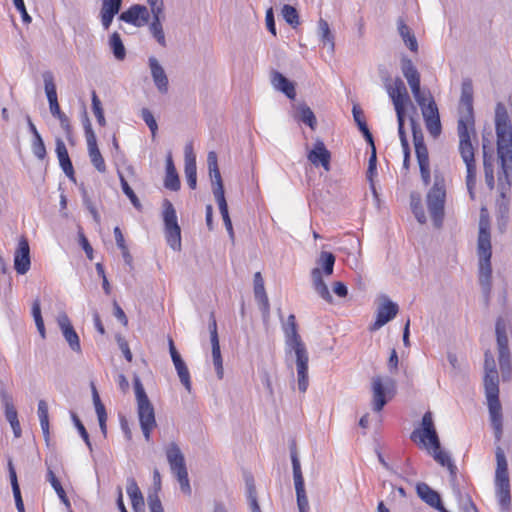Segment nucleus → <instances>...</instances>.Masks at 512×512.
<instances>
[{
  "label": "nucleus",
  "instance_id": "f257e3e1",
  "mask_svg": "<svg viewBox=\"0 0 512 512\" xmlns=\"http://www.w3.org/2000/svg\"><path fill=\"white\" fill-rule=\"evenodd\" d=\"M458 112L457 133L459 137V152L466 165V186L471 199H474L476 166L474 159L475 148L472 144V138H476V131L473 110V84L470 79L462 81Z\"/></svg>",
  "mask_w": 512,
  "mask_h": 512
},
{
  "label": "nucleus",
  "instance_id": "f03ea898",
  "mask_svg": "<svg viewBox=\"0 0 512 512\" xmlns=\"http://www.w3.org/2000/svg\"><path fill=\"white\" fill-rule=\"evenodd\" d=\"M282 330L285 338V356L286 363L295 359L298 389L300 392H306L309 385L308 363L309 355L301 336L298 333L296 318L290 314L285 322H282Z\"/></svg>",
  "mask_w": 512,
  "mask_h": 512
},
{
  "label": "nucleus",
  "instance_id": "7ed1b4c3",
  "mask_svg": "<svg viewBox=\"0 0 512 512\" xmlns=\"http://www.w3.org/2000/svg\"><path fill=\"white\" fill-rule=\"evenodd\" d=\"M495 127L497 135V152L501 164L503 178L507 184H512V126L507 109L503 103H498L495 108Z\"/></svg>",
  "mask_w": 512,
  "mask_h": 512
},
{
  "label": "nucleus",
  "instance_id": "20e7f679",
  "mask_svg": "<svg viewBox=\"0 0 512 512\" xmlns=\"http://www.w3.org/2000/svg\"><path fill=\"white\" fill-rule=\"evenodd\" d=\"M411 439L425 447L432 454L435 461L442 466H446L451 474L455 473L456 466L452 463L449 454L441 449L433 415L430 411L423 415L421 426L412 432Z\"/></svg>",
  "mask_w": 512,
  "mask_h": 512
},
{
  "label": "nucleus",
  "instance_id": "39448f33",
  "mask_svg": "<svg viewBox=\"0 0 512 512\" xmlns=\"http://www.w3.org/2000/svg\"><path fill=\"white\" fill-rule=\"evenodd\" d=\"M477 253L479 257V282L485 293L491 290V236L489 223L483 218L479 222V235L477 243Z\"/></svg>",
  "mask_w": 512,
  "mask_h": 512
},
{
  "label": "nucleus",
  "instance_id": "423d86ee",
  "mask_svg": "<svg viewBox=\"0 0 512 512\" xmlns=\"http://www.w3.org/2000/svg\"><path fill=\"white\" fill-rule=\"evenodd\" d=\"M133 383L140 427L145 440L150 441L151 432L157 426L154 407L145 392L139 376H134Z\"/></svg>",
  "mask_w": 512,
  "mask_h": 512
},
{
  "label": "nucleus",
  "instance_id": "0eeeda50",
  "mask_svg": "<svg viewBox=\"0 0 512 512\" xmlns=\"http://www.w3.org/2000/svg\"><path fill=\"white\" fill-rule=\"evenodd\" d=\"M446 196V181L442 175L435 174L434 183L426 195V205L436 227H440L443 223Z\"/></svg>",
  "mask_w": 512,
  "mask_h": 512
},
{
  "label": "nucleus",
  "instance_id": "6e6552de",
  "mask_svg": "<svg viewBox=\"0 0 512 512\" xmlns=\"http://www.w3.org/2000/svg\"><path fill=\"white\" fill-rule=\"evenodd\" d=\"M335 256L331 252L322 251L317 260V267L311 271L313 288L316 293L325 301L331 303L332 295L324 281V276L329 277L333 274Z\"/></svg>",
  "mask_w": 512,
  "mask_h": 512
},
{
  "label": "nucleus",
  "instance_id": "1a4fd4ad",
  "mask_svg": "<svg viewBox=\"0 0 512 512\" xmlns=\"http://www.w3.org/2000/svg\"><path fill=\"white\" fill-rule=\"evenodd\" d=\"M165 452L170 470L179 482L181 491L186 495H190L192 490L185 464V458L180 447L176 443L172 442L166 447Z\"/></svg>",
  "mask_w": 512,
  "mask_h": 512
},
{
  "label": "nucleus",
  "instance_id": "9d476101",
  "mask_svg": "<svg viewBox=\"0 0 512 512\" xmlns=\"http://www.w3.org/2000/svg\"><path fill=\"white\" fill-rule=\"evenodd\" d=\"M395 382L393 379L381 376L372 378V407L376 412H380L389 399L394 396Z\"/></svg>",
  "mask_w": 512,
  "mask_h": 512
},
{
  "label": "nucleus",
  "instance_id": "9b49d317",
  "mask_svg": "<svg viewBox=\"0 0 512 512\" xmlns=\"http://www.w3.org/2000/svg\"><path fill=\"white\" fill-rule=\"evenodd\" d=\"M163 220L168 245L174 250L181 249V229L177 222L176 211L171 202H164Z\"/></svg>",
  "mask_w": 512,
  "mask_h": 512
},
{
  "label": "nucleus",
  "instance_id": "f8f14e48",
  "mask_svg": "<svg viewBox=\"0 0 512 512\" xmlns=\"http://www.w3.org/2000/svg\"><path fill=\"white\" fill-rule=\"evenodd\" d=\"M484 369V387L486 399L490 400L499 398V374L496 369L495 360L490 351L485 352Z\"/></svg>",
  "mask_w": 512,
  "mask_h": 512
},
{
  "label": "nucleus",
  "instance_id": "ddd939ff",
  "mask_svg": "<svg viewBox=\"0 0 512 512\" xmlns=\"http://www.w3.org/2000/svg\"><path fill=\"white\" fill-rule=\"evenodd\" d=\"M207 163L212 182V192L218 203L219 209L228 207L221 174L218 168L217 154L214 151L208 153Z\"/></svg>",
  "mask_w": 512,
  "mask_h": 512
},
{
  "label": "nucleus",
  "instance_id": "4468645a",
  "mask_svg": "<svg viewBox=\"0 0 512 512\" xmlns=\"http://www.w3.org/2000/svg\"><path fill=\"white\" fill-rule=\"evenodd\" d=\"M84 131L90 161L98 172L105 173L106 164L98 148L96 135L91 127L89 120H87L86 124L84 125Z\"/></svg>",
  "mask_w": 512,
  "mask_h": 512
},
{
  "label": "nucleus",
  "instance_id": "2eb2a0df",
  "mask_svg": "<svg viewBox=\"0 0 512 512\" xmlns=\"http://www.w3.org/2000/svg\"><path fill=\"white\" fill-rule=\"evenodd\" d=\"M398 313V305L389 298L383 297L376 312L375 322L370 326L371 331H377L389 321L394 319Z\"/></svg>",
  "mask_w": 512,
  "mask_h": 512
},
{
  "label": "nucleus",
  "instance_id": "dca6fc26",
  "mask_svg": "<svg viewBox=\"0 0 512 512\" xmlns=\"http://www.w3.org/2000/svg\"><path fill=\"white\" fill-rule=\"evenodd\" d=\"M422 116L429 134L433 138H437L442 132V126L438 107L432 97H430L427 108H423Z\"/></svg>",
  "mask_w": 512,
  "mask_h": 512
},
{
  "label": "nucleus",
  "instance_id": "f3484780",
  "mask_svg": "<svg viewBox=\"0 0 512 512\" xmlns=\"http://www.w3.org/2000/svg\"><path fill=\"white\" fill-rule=\"evenodd\" d=\"M31 265L30 247L28 240L22 236L14 253V268L18 274H26Z\"/></svg>",
  "mask_w": 512,
  "mask_h": 512
},
{
  "label": "nucleus",
  "instance_id": "a211bd4d",
  "mask_svg": "<svg viewBox=\"0 0 512 512\" xmlns=\"http://www.w3.org/2000/svg\"><path fill=\"white\" fill-rule=\"evenodd\" d=\"M150 14L146 6L135 4L128 10L122 12L119 16L121 21L132 24L136 27H142L149 21Z\"/></svg>",
  "mask_w": 512,
  "mask_h": 512
},
{
  "label": "nucleus",
  "instance_id": "6ab92c4d",
  "mask_svg": "<svg viewBox=\"0 0 512 512\" xmlns=\"http://www.w3.org/2000/svg\"><path fill=\"white\" fill-rule=\"evenodd\" d=\"M487 405L495 441L496 443H499L503 436V420L499 398L487 400Z\"/></svg>",
  "mask_w": 512,
  "mask_h": 512
},
{
  "label": "nucleus",
  "instance_id": "aec40b11",
  "mask_svg": "<svg viewBox=\"0 0 512 512\" xmlns=\"http://www.w3.org/2000/svg\"><path fill=\"white\" fill-rule=\"evenodd\" d=\"M148 65L151 77L158 92L161 94H166L169 89V80L164 68L154 56L149 57Z\"/></svg>",
  "mask_w": 512,
  "mask_h": 512
},
{
  "label": "nucleus",
  "instance_id": "412c9836",
  "mask_svg": "<svg viewBox=\"0 0 512 512\" xmlns=\"http://www.w3.org/2000/svg\"><path fill=\"white\" fill-rule=\"evenodd\" d=\"M308 160L316 167L322 166L325 171L330 170L331 154L323 141L317 140L313 148L307 154Z\"/></svg>",
  "mask_w": 512,
  "mask_h": 512
},
{
  "label": "nucleus",
  "instance_id": "4be33fe9",
  "mask_svg": "<svg viewBox=\"0 0 512 512\" xmlns=\"http://www.w3.org/2000/svg\"><path fill=\"white\" fill-rule=\"evenodd\" d=\"M184 160V172L187 179V184L191 189H195L197 185L196 155L194 153L193 144L191 142L185 145Z\"/></svg>",
  "mask_w": 512,
  "mask_h": 512
},
{
  "label": "nucleus",
  "instance_id": "5701e85b",
  "mask_svg": "<svg viewBox=\"0 0 512 512\" xmlns=\"http://www.w3.org/2000/svg\"><path fill=\"white\" fill-rule=\"evenodd\" d=\"M57 323L60 327L62 334L69 344L70 348L75 352L81 351L80 340L75 332L68 316L65 313H60L57 317Z\"/></svg>",
  "mask_w": 512,
  "mask_h": 512
},
{
  "label": "nucleus",
  "instance_id": "b1692460",
  "mask_svg": "<svg viewBox=\"0 0 512 512\" xmlns=\"http://www.w3.org/2000/svg\"><path fill=\"white\" fill-rule=\"evenodd\" d=\"M411 127L418 164L419 166L427 165L429 164V156L422 130L414 119H411Z\"/></svg>",
  "mask_w": 512,
  "mask_h": 512
},
{
  "label": "nucleus",
  "instance_id": "393cba45",
  "mask_svg": "<svg viewBox=\"0 0 512 512\" xmlns=\"http://www.w3.org/2000/svg\"><path fill=\"white\" fill-rule=\"evenodd\" d=\"M417 495L429 506L440 512H447L442 505L440 495L426 483H418L416 486Z\"/></svg>",
  "mask_w": 512,
  "mask_h": 512
},
{
  "label": "nucleus",
  "instance_id": "a878e982",
  "mask_svg": "<svg viewBox=\"0 0 512 512\" xmlns=\"http://www.w3.org/2000/svg\"><path fill=\"white\" fill-rule=\"evenodd\" d=\"M271 83L276 90L284 93L289 99H295V84L288 80L282 73L274 71L271 75Z\"/></svg>",
  "mask_w": 512,
  "mask_h": 512
},
{
  "label": "nucleus",
  "instance_id": "bb28decb",
  "mask_svg": "<svg viewBox=\"0 0 512 512\" xmlns=\"http://www.w3.org/2000/svg\"><path fill=\"white\" fill-rule=\"evenodd\" d=\"M127 494L131 500L132 508L135 512L144 511V497L134 478L127 479Z\"/></svg>",
  "mask_w": 512,
  "mask_h": 512
},
{
  "label": "nucleus",
  "instance_id": "cd10ccee",
  "mask_svg": "<svg viewBox=\"0 0 512 512\" xmlns=\"http://www.w3.org/2000/svg\"><path fill=\"white\" fill-rule=\"evenodd\" d=\"M164 185L167 189L172 191H177L180 188V180L176 172L171 154H169L166 159V177Z\"/></svg>",
  "mask_w": 512,
  "mask_h": 512
},
{
  "label": "nucleus",
  "instance_id": "c85d7f7f",
  "mask_svg": "<svg viewBox=\"0 0 512 512\" xmlns=\"http://www.w3.org/2000/svg\"><path fill=\"white\" fill-rule=\"evenodd\" d=\"M254 294L255 299L263 306L265 311L269 309V300L265 292L264 280L260 272L254 274Z\"/></svg>",
  "mask_w": 512,
  "mask_h": 512
},
{
  "label": "nucleus",
  "instance_id": "c756f323",
  "mask_svg": "<svg viewBox=\"0 0 512 512\" xmlns=\"http://www.w3.org/2000/svg\"><path fill=\"white\" fill-rule=\"evenodd\" d=\"M165 19V15L163 16H152V21L149 25V31L151 35L155 38L159 45L162 47H166V38L162 26V21Z\"/></svg>",
  "mask_w": 512,
  "mask_h": 512
},
{
  "label": "nucleus",
  "instance_id": "7c9ffc66",
  "mask_svg": "<svg viewBox=\"0 0 512 512\" xmlns=\"http://www.w3.org/2000/svg\"><path fill=\"white\" fill-rule=\"evenodd\" d=\"M1 402L5 408V417L7 421L12 424L18 421V414L13 404L12 396L5 390L0 391Z\"/></svg>",
  "mask_w": 512,
  "mask_h": 512
},
{
  "label": "nucleus",
  "instance_id": "2f4dec72",
  "mask_svg": "<svg viewBox=\"0 0 512 512\" xmlns=\"http://www.w3.org/2000/svg\"><path fill=\"white\" fill-rule=\"evenodd\" d=\"M37 414L40 421L41 430L43 432L44 439L49 444L50 434H49V415H48V405L46 401L40 400L38 402Z\"/></svg>",
  "mask_w": 512,
  "mask_h": 512
},
{
  "label": "nucleus",
  "instance_id": "473e14b6",
  "mask_svg": "<svg viewBox=\"0 0 512 512\" xmlns=\"http://www.w3.org/2000/svg\"><path fill=\"white\" fill-rule=\"evenodd\" d=\"M8 466H9V476H10V481H11V486H12L13 496L15 499L16 508H17L18 512H25L24 503L22 500L19 484L17 481L16 471H15L11 461H9Z\"/></svg>",
  "mask_w": 512,
  "mask_h": 512
},
{
  "label": "nucleus",
  "instance_id": "72a5a7b5",
  "mask_svg": "<svg viewBox=\"0 0 512 512\" xmlns=\"http://www.w3.org/2000/svg\"><path fill=\"white\" fill-rule=\"evenodd\" d=\"M499 352V365L502 374L503 380H509L511 377V361H510V351L507 347H498Z\"/></svg>",
  "mask_w": 512,
  "mask_h": 512
},
{
  "label": "nucleus",
  "instance_id": "f704fd0d",
  "mask_svg": "<svg viewBox=\"0 0 512 512\" xmlns=\"http://www.w3.org/2000/svg\"><path fill=\"white\" fill-rule=\"evenodd\" d=\"M318 36L323 46H327L331 52L334 51V37L331 33L329 24L326 20L320 19L318 21Z\"/></svg>",
  "mask_w": 512,
  "mask_h": 512
},
{
  "label": "nucleus",
  "instance_id": "c9c22d12",
  "mask_svg": "<svg viewBox=\"0 0 512 512\" xmlns=\"http://www.w3.org/2000/svg\"><path fill=\"white\" fill-rule=\"evenodd\" d=\"M483 166H484V174H485V182L489 189L494 188V172L492 165V155L487 152V146L483 142Z\"/></svg>",
  "mask_w": 512,
  "mask_h": 512
},
{
  "label": "nucleus",
  "instance_id": "e433bc0d",
  "mask_svg": "<svg viewBox=\"0 0 512 512\" xmlns=\"http://www.w3.org/2000/svg\"><path fill=\"white\" fill-rule=\"evenodd\" d=\"M397 24L398 32L403 41L405 42V44L411 51L416 52L418 49V43L410 28L405 24V22L402 19H399Z\"/></svg>",
  "mask_w": 512,
  "mask_h": 512
},
{
  "label": "nucleus",
  "instance_id": "4c0bfd02",
  "mask_svg": "<svg viewBox=\"0 0 512 512\" xmlns=\"http://www.w3.org/2000/svg\"><path fill=\"white\" fill-rule=\"evenodd\" d=\"M401 70H402L403 76L406 78L408 84H412V83L420 81V74L410 59H408V58L402 59Z\"/></svg>",
  "mask_w": 512,
  "mask_h": 512
},
{
  "label": "nucleus",
  "instance_id": "58836bf2",
  "mask_svg": "<svg viewBox=\"0 0 512 512\" xmlns=\"http://www.w3.org/2000/svg\"><path fill=\"white\" fill-rule=\"evenodd\" d=\"M109 47L117 60H123L125 58L126 50L118 32L112 33L109 37Z\"/></svg>",
  "mask_w": 512,
  "mask_h": 512
},
{
  "label": "nucleus",
  "instance_id": "ea45409f",
  "mask_svg": "<svg viewBox=\"0 0 512 512\" xmlns=\"http://www.w3.org/2000/svg\"><path fill=\"white\" fill-rule=\"evenodd\" d=\"M297 119L307 124L311 129H315L317 121L313 111L305 104L297 107Z\"/></svg>",
  "mask_w": 512,
  "mask_h": 512
},
{
  "label": "nucleus",
  "instance_id": "a19ab883",
  "mask_svg": "<svg viewBox=\"0 0 512 512\" xmlns=\"http://www.w3.org/2000/svg\"><path fill=\"white\" fill-rule=\"evenodd\" d=\"M212 361L217 374L218 379H222L224 376L223 360L220 350L219 342H212Z\"/></svg>",
  "mask_w": 512,
  "mask_h": 512
},
{
  "label": "nucleus",
  "instance_id": "79ce46f5",
  "mask_svg": "<svg viewBox=\"0 0 512 512\" xmlns=\"http://www.w3.org/2000/svg\"><path fill=\"white\" fill-rule=\"evenodd\" d=\"M43 81L48 102L51 103L58 100L53 74L49 71L44 72Z\"/></svg>",
  "mask_w": 512,
  "mask_h": 512
},
{
  "label": "nucleus",
  "instance_id": "37998d69",
  "mask_svg": "<svg viewBox=\"0 0 512 512\" xmlns=\"http://www.w3.org/2000/svg\"><path fill=\"white\" fill-rule=\"evenodd\" d=\"M391 100L393 102L397 118L404 117L405 107L411 102L408 91L398 97H393Z\"/></svg>",
  "mask_w": 512,
  "mask_h": 512
},
{
  "label": "nucleus",
  "instance_id": "c03bdc74",
  "mask_svg": "<svg viewBox=\"0 0 512 512\" xmlns=\"http://www.w3.org/2000/svg\"><path fill=\"white\" fill-rule=\"evenodd\" d=\"M281 14L283 19L292 27L300 24L298 12L291 4H284Z\"/></svg>",
  "mask_w": 512,
  "mask_h": 512
},
{
  "label": "nucleus",
  "instance_id": "a18cd8bd",
  "mask_svg": "<svg viewBox=\"0 0 512 512\" xmlns=\"http://www.w3.org/2000/svg\"><path fill=\"white\" fill-rule=\"evenodd\" d=\"M32 315L37 327V330L42 339L46 337L44 321L41 315L40 301L37 299L33 302Z\"/></svg>",
  "mask_w": 512,
  "mask_h": 512
},
{
  "label": "nucleus",
  "instance_id": "49530a36",
  "mask_svg": "<svg viewBox=\"0 0 512 512\" xmlns=\"http://www.w3.org/2000/svg\"><path fill=\"white\" fill-rule=\"evenodd\" d=\"M296 498H297V506L299 512H309V501L305 491L304 485H295Z\"/></svg>",
  "mask_w": 512,
  "mask_h": 512
},
{
  "label": "nucleus",
  "instance_id": "de8ad7c7",
  "mask_svg": "<svg viewBox=\"0 0 512 512\" xmlns=\"http://www.w3.org/2000/svg\"><path fill=\"white\" fill-rule=\"evenodd\" d=\"M498 502L503 510H508L511 503L510 485L496 486Z\"/></svg>",
  "mask_w": 512,
  "mask_h": 512
},
{
  "label": "nucleus",
  "instance_id": "09e8293b",
  "mask_svg": "<svg viewBox=\"0 0 512 512\" xmlns=\"http://www.w3.org/2000/svg\"><path fill=\"white\" fill-rule=\"evenodd\" d=\"M385 88L391 99L407 91L404 82L400 78H396L392 84H385Z\"/></svg>",
  "mask_w": 512,
  "mask_h": 512
},
{
  "label": "nucleus",
  "instance_id": "8fccbe9b",
  "mask_svg": "<svg viewBox=\"0 0 512 512\" xmlns=\"http://www.w3.org/2000/svg\"><path fill=\"white\" fill-rule=\"evenodd\" d=\"M92 110L97 119L98 124L101 126H105L106 120L104 117V111L102 108L101 101L98 98L96 92L92 93Z\"/></svg>",
  "mask_w": 512,
  "mask_h": 512
},
{
  "label": "nucleus",
  "instance_id": "3c124183",
  "mask_svg": "<svg viewBox=\"0 0 512 512\" xmlns=\"http://www.w3.org/2000/svg\"><path fill=\"white\" fill-rule=\"evenodd\" d=\"M247 499L251 512H261L253 481H247Z\"/></svg>",
  "mask_w": 512,
  "mask_h": 512
},
{
  "label": "nucleus",
  "instance_id": "603ef678",
  "mask_svg": "<svg viewBox=\"0 0 512 512\" xmlns=\"http://www.w3.org/2000/svg\"><path fill=\"white\" fill-rule=\"evenodd\" d=\"M31 149L36 158L43 160L46 157V148L41 135H36L31 143Z\"/></svg>",
  "mask_w": 512,
  "mask_h": 512
},
{
  "label": "nucleus",
  "instance_id": "864d4df0",
  "mask_svg": "<svg viewBox=\"0 0 512 512\" xmlns=\"http://www.w3.org/2000/svg\"><path fill=\"white\" fill-rule=\"evenodd\" d=\"M496 336L498 347H507L508 338L506 334V324L503 319H498L496 322Z\"/></svg>",
  "mask_w": 512,
  "mask_h": 512
},
{
  "label": "nucleus",
  "instance_id": "5fc2aeb1",
  "mask_svg": "<svg viewBox=\"0 0 512 512\" xmlns=\"http://www.w3.org/2000/svg\"><path fill=\"white\" fill-rule=\"evenodd\" d=\"M291 460L293 467L294 485H304V478L301 471L300 461L295 452L291 454Z\"/></svg>",
  "mask_w": 512,
  "mask_h": 512
},
{
  "label": "nucleus",
  "instance_id": "6e6d98bb",
  "mask_svg": "<svg viewBox=\"0 0 512 512\" xmlns=\"http://www.w3.org/2000/svg\"><path fill=\"white\" fill-rule=\"evenodd\" d=\"M141 116H142V119L144 120V122L149 127L152 136L155 137L157 130H158V125H157V122H156L152 112L147 108H143L141 110Z\"/></svg>",
  "mask_w": 512,
  "mask_h": 512
},
{
  "label": "nucleus",
  "instance_id": "4d7b16f0",
  "mask_svg": "<svg viewBox=\"0 0 512 512\" xmlns=\"http://www.w3.org/2000/svg\"><path fill=\"white\" fill-rule=\"evenodd\" d=\"M397 122H398V134H399V138L401 141V145L403 148V152L405 155V161H406L407 158L409 157V144H408V141H407V138L405 135V131H404V117L397 118Z\"/></svg>",
  "mask_w": 512,
  "mask_h": 512
},
{
  "label": "nucleus",
  "instance_id": "13d9d810",
  "mask_svg": "<svg viewBox=\"0 0 512 512\" xmlns=\"http://www.w3.org/2000/svg\"><path fill=\"white\" fill-rule=\"evenodd\" d=\"M119 11H115V10H112V9H106V8H103L101 7V10H100V18H101V23H102V26L105 30H108L112 21H113V18L116 14H118Z\"/></svg>",
  "mask_w": 512,
  "mask_h": 512
},
{
  "label": "nucleus",
  "instance_id": "bf43d9fd",
  "mask_svg": "<svg viewBox=\"0 0 512 512\" xmlns=\"http://www.w3.org/2000/svg\"><path fill=\"white\" fill-rule=\"evenodd\" d=\"M79 38H83L84 40L88 41L91 38V35L89 34V29L86 25H80L77 29H75V47L77 52L80 51V41Z\"/></svg>",
  "mask_w": 512,
  "mask_h": 512
},
{
  "label": "nucleus",
  "instance_id": "052dcab7",
  "mask_svg": "<svg viewBox=\"0 0 512 512\" xmlns=\"http://www.w3.org/2000/svg\"><path fill=\"white\" fill-rule=\"evenodd\" d=\"M495 457H496V470H507V460L505 456V452L500 445H496L495 448Z\"/></svg>",
  "mask_w": 512,
  "mask_h": 512
},
{
  "label": "nucleus",
  "instance_id": "680f3d73",
  "mask_svg": "<svg viewBox=\"0 0 512 512\" xmlns=\"http://www.w3.org/2000/svg\"><path fill=\"white\" fill-rule=\"evenodd\" d=\"M72 419L74 421V424L77 428V430L79 431L82 439L84 440V442L86 443L87 447L92 450V444L90 442V439H89V435L84 427V425L81 423V421L79 420V418L77 417L76 414H72Z\"/></svg>",
  "mask_w": 512,
  "mask_h": 512
},
{
  "label": "nucleus",
  "instance_id": "e2e57ef3",
  "mask_svg": "<svg viewBox=\"0 0 512 512\" xmlns=\"http://www.w3.org/2000/svg\"><path fill=\"white\" fill-rule=\"evenodd\" d=\"M150 7L152 16H163L164 14V2L163 0H146Z\"/></svg>",
  "mask_w": 512,
  "mask_h": 512
},
{
  "label": "nucleus",
  "instance_id": "0e129e2a",
  "mask_svg": "<svg viewBox=\"0 0 512 512\" xmlns=\"http://www.w3.org/2000/svg\"><path fill=\"white\" fill-rule=\"evenodd\" d=\"M116 341H117V344H118L120 350L122 351L124 357L126 358V360L128 362H131L132 359H133V355H132V353L130 351L128 342L121 335H117L116 336Z\"/></svg>",
  "mask_w": 512,
  "mask_h": 512
},
{
  "label": "nucleus",
  "instance_id": "69168bd1",
  "mask_svg": "<svg viewBox=\"0 0 512 512\" xmlns=\"http://www.w3.org/2000/svg\"><path fill=\"white\" fill-rule=\"evenodd\" d=\"M148 505L150 512H164L162 503L157 495V493L148 495Z\"/></svg>",
  "mask_w": 512,
  "mask_h": 512
},
{
  "label": "nucleus",
  "instance_id": "338daca9",
  "mask_svg": "<svg viewBox=\"0 0 512 512\" xmlns=\"http://www.w3.org/2000/svg\"><path fill=\"white\" fill-rule=\"evenodd\" d=\"M13 3H14L15 8L20 12L22 21L26 24L31 23L32 18L30 17V15L28 14V12L26 10L24 0H13Z\"/></svg>",
  "mask_w": 512,
  "mask_h": 512
},
{
  "label": "nucleus",
  "instance_id": "774afa93",
  "mask_svg": "<svg viewBox=\"0 0 512 512\" xmlns=\"http://www.w3.org/2000/svg\"><path fill=\"white\" fill-rule=\"evenodd\" d=\"M177 374L180 379V382L183 384L185 389L188 392H191L192 386H191V379H190V373H189L188 368L185 367L184 370H178Z\"/></svg>",
  "mask_w": 512,
  "mask_h": 512
}]
</instances>
